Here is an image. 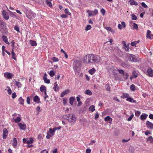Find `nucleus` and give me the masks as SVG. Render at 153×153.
<instances>
[{
  "mask_svg": "<svg viewBox=\"0 0 153 153\" xmlns=\"http://www.w3.org/2000/svg\"><path fill=\"white\" fill-rule=\"evenodd\" d=\"M14 29L16 31L19 32V28L17 26H15L14 27Z\"/></svg>",
  "mask_w": 153,
  "mask_h": 153,
  "instance_id": "338daca9",
  "label": "nucleus"
},
{
  "mask_svg": "<svg viewBox=\"0 0 153 153\" xmlns=\"http://www.w3.org/2000/svg\"><path fill=\"white\" fill-rule=\"evenodd\" d=\"M40 90L41 92H43L46 90V87L44 85H42L40 88Z\"/></svg>",
  "mask_w": 153,
  "mask_h": 153,
  "instance_id": "c85d7f7f",
  "label": "nucleus"
},
{
  "mask_svg": "<svg viewBox=\"0 0 153 153\" xmlns=\"http://www.w3.org/2000/svg\"><path fill=\"white\" fill-rule=\"evenodd\" d=\"M123 42L124 43L123 48L125 49L126 51H129V45H127L125 42L123 41Z\"/></svg>",
  "mask_w": 153,
  "mask_h": 153,
  "instance_id": "f3484780",
  "label": "nucleus"
},
{
  "mask_svg": "<svg viewBox=\"0 0 153 153\" xmlns=\"http://www.w3.org/2000/svg\"><path fill=\"white\" fill-rule=\"evenodd\" d=\"M87 12L88 13L89 16H94V14L92 13V11L88 10L87 11Z\"/></svg>",
  "mask_w": 153,
  "mask_h": 153,
  "instance_id": "e433bc0d",
  "label": "nucleus"
},
{
  "mask_svg": "<svg viewBox=\"0 0 153 153\" xmlns=\"http://www.w3.org/2000/svg\"><path fill=\"white\" fill-rule=\"evenodd\" d=\"M73 65V68L75 71V70H77V68L80 67V63L79 61L76 60L74 62Z\"/></svg>",
  "mask_w": 153,
  "mask_h": 153,
  "instance_id": "39448f33",
  "label": "nucleus"
},
{
  "mask_svg": "<svg viewBox=\"0 0 153 153\" xmlns=\"http://www.w3.org/2000/svg\"><path fill=\"white\" fill-rule=\"evenodd\" d=\"M33 101L37 103H39L40 102V98L37 95L35 96L33 99Z\"/></svg>",
  "mask_w": 153,
  "mask_h": 153,
  "instance_id": "f8f14e48",
  "label": "nucleus"
},
{
  "mask_svg": "<svg viewBox=\"0 0 153 153\" xmlns=\"http://www.w3.org/2000/svg\"><path fill=\"white\" fill-rule=\"evenodd\" d=\"M59 87L58 86V84H57V82H55L54 87H53V89L55 91H56L58 90Z\"/></svg>",
  "mask_w": 153,
  "mask_h": 153,
  "instance_id": "c756f323",
  "label": "nucleus"
},
{
  "mask_svg": "<svg viewBox=\"0 0 153 153\" xmlns=\"http://www.w3.org/2000/svg\"><path fill=\"white\" fill-rule=\"evenodd\" d=\"M27 17L30 19L34 18L36 14L33 12H29L26 14Z\"/></svg>",
  "mask_w": 153,
  "mask_h": 153,
  "instance_id": "423d86ee",
  "label": "nucleus"
},
{
  "mask_svg": "<svg viewBox=\"0 0 153 153\" xmlns=\"http://www.w3.org/2000/svg\"><path fill=\"white\" fill-rule=\"evenodd\" d=\"M100 12L103 15H104L105 14V10L103 8H102Z\"/></svg>",
  "mask_w": 153,
  "mask_h": 153,
  "instance_id": "052dcab7",
  "label": "nucleus"
},
{
  "mask_svg": "<svg viewBox=\"0 0 153 153\" xmlns=\"http://www.w3.org/2000/svg\"><path fill=\"white\" fill-rule=\"evenodd\" d=\"M137 44V42H136L134 41L131 42V45L132 46H136V45Z\"/></svg>",
  "mask_w": 153,
  "mask_h": 153,
  "instance_id": "5fc2aeb1",
  "label": "nucleus"
},
{
  "mask_svg": "<svg viewBox=\"0 0 153 153\" xmlns=\"http://www.w3.org/2000/svg\"><path fill=\"white\" fill-rule=\"evenodd\" d=\"M8 135V131L6 128H4L3 131V138L4 139H5Z\"/></svg>",
  "mask_w": 153,
  "mask_h": 153,
  "instance_id": "1a4fd4ad",
  "label": "nucleus"
},
{
  "mask_svg": "<svg viewBox=\"0 0 153 153\" xmlns=\"http://www.w3.org/2000/svg\"><path fill=\"white\" fill-rule=\"evenodd\" d=\"M85 94L89 95H91L92 94V92L89 90L88 89L86 90L85 91Z\"/></svg>",
  "mask_w": 153,
  "mask_h": 153,
  "instance_id": "c9c22d12",
  "label": "nucleus"
},
{
  "mask_svg": "<svg viewBox=\"0 0 153 153\" xmlns=\"http://www.w3.org/2000/svg\"><path fill=\"white\" fill-rule=\"evenodd\" d=\"M0 25L1 26H3V27H4L6 25L5 23L3 21H1L0 22Z\"/></svg>",
  "mask_w": 153,
  "mask_h": 153,
  "instance_id": "69168bd1",
  "label": "nucleus"
},
{
  "mask_svg": "<svg viewBox=\"0 0 153 153\" xmlns=\"http://www.w3.org/2000/svg\"><path fill=\"white\" fill-rule=\"evenodd\" d=\"M89 73L91 75H93L95 72L96 70L94 68H93L89 70Z\"/></svg>",
  "mask_w": 153,
  "mask_h": 153,
  "instance_id": "393cba45",
  "label": "nucleus"
},
{
  "mask_svg": "<svg viewBox=\"0 0 153 153\" xmlns=\"http://www.w3.org/2000/svg\"><path fill=\"white\" fill-rule=\"evenodd\" d=\"M67 118L66 119L68 120L69 122H74L76 121V117L75 116L72 114L71 115L70 114H69L67 116Z\"/></svg>",
  "mask_w": 153,
  "mask_h": 153,
  "instance_id": "7ed1b4c3",
  "label": "nucleus"
},
{
  "mask_svg": "<svg viewBox=\"0 0 153 153\" xmlns=\"http://www.w3.org/2000/svg\"><path fill=\"white\" fill-rule=\"evenodd\" d=\"M17 141L16 138L14 137L13 139L12 145L14 147L16 148L17 145Z\"/></svg>",
  "mask_w": 153,
  "mask_h": 153,
  "instance_id": "dca6fc26",
  "label": "nucleus"
},
{
  "mask_svg": "<svg viewBox=\"0 0 153 153\" xmlns=\"http://www.w3.org/2000/svg\"><path fill=\"white\" fill-rule=\"evenodd\" d=\"M30 98L29 97H28L27 98V102L28 104H30Z\"/></svg>",
  "mask_w": 153,
  "mask_h": 153,
  "instance_id": "680f3d73",
  "label": "nucleus"
},
{
  "mask_svg": "<svg viewBox=\"0 0 153 153\" xmlns=\"http://www.w3.org/2000/svg\"><path fill=\"white\" fill-rule=\"evenodd\" d=\"M65 13L67 15L70 16L71 13L69 11V10L68 8H66L64 10Z\"/></svg>",
  "mask_w": 153,
  "mask_h": 153,
  "instance_id": "473e14b6",
  "label": "nucleus"
},
{
  "mask_svg": "<svg viewBox=\"0 0 153 153\" xmlns=\"http://www.w3.org/2000/svg\"><path fill=\"white\" fill-rule=\"evenodd\" d=\"M137 74L135 71H134L132 72V76H134V78H136L137 77Z\"/></svg>",
  "mask_w": 153,
  "mask_h": 153,
  "instance_id": "de8ad7c7",
  "label": "nucleus"
},
{
  "mask_svg": "<svg viewBox=\"0 0 153 153\" xmlns=\"http://www.w3.org/2000/svg\"><path fill=\"white\" fill-rule=\"evenodd\" d=\"M92 13L94 14V16L96 15L98 13V11L97 9H95L94 11H92Z\"/></svg>",
  "mask_w": 153,
  "mask_h": 153,
  "instance_id": "4d7b16f0",
  "label": "nucleus"
},
{
  "mask_svg": "<svg viewBox=\"0 0 153 153\" xmlns=\"http://www.w3.org/2000/svg\"><path fill=\"white\" fill-rule=\"evenodd\" d=\"M105 28L107 30L111 32L112 33H114L115 32L114 30L109 27H105Z\"/></svg>",
  "mask_w": 153,
  "mask_h": 153,
  "instance_id": "cd10ccee",
  "label": "nucleus"
},
{
  "mask_svg": "<svg viewBox=\"0 0 153 153\" xmlns=\"http://www.w3.org/2000/svg\"><path fill=\"white\" fill-rule=\"evenodd\" d=\"M141 113L139 111H136L135 112V115L137 116H139Z\"/></svg>",
  "mask_w": 153,
  "mask_h": 153,
  "instance_id": "bf43d9fd",
  "label": "nucleus"
},
{
  "mask_svg": "<svg viewBox=\"0 0 153 153\" xmlns=\"http://www.w3.org/2000/svg\"><path fill=\"white\" fill-rule=\"evenodd\" d=\"M3 16L4 18L6 20H7L9 18V16L8 15V14L7 13L3 11Z\"/></svg>",
  "mask_w": 153,
  "mask_h": 153,
  "instance_id": "ddd939ff",
  "label": "nucleus"
},
{
  "mask_svg": "<svg viewBox=\"0 0 153 153\" xmlns=\"http://www.w3.org/2000/svg\"><path fill=\"white\" fill-rule=\"evenodd\" d=\"M33 142V139L32 138H30L29 140L27 141L26 143L28 145L32 143Z\"/></svg>",
  "mask_w": 153,
  "mask_h": 153,
  "instance_id": "72a5a7b5",
  "label": "nucleus"
},
{
  "mask_svg": "<svg viewBox=\"0 0 153 153\" xmlns=\"http://www.w3.org/2000/svg\"><path fill=\"white\" fill-rule=\"evenodd\" d=\"M118 71L120 74H123V75H124V71L123 70L121 69H118Z\"/></svg>",
  "mask_w": 153,
  "mask_h": 153,
  "instance_id": "864d4df0",
  "label": "nucleus"
},
{
  "mask_svg": "<svg viewBox=\"0 0 153 153\" xmlns=\"http://www.w3.org/2000/svg\"><path fill=\"white\" fill-rule=\"evenodd\" d=\"M69 92V90L68 89H67V90H66L65 91H64L63 92H62L60 95V97H64V96L66 94H68Z\"/></svg>",
  "mask_w": 153,
  "mask_h": 153,
  "instance_id": "aec40b11",
  "label": "nucleus"
},
{
  "mask_svg": "<svg viewBox=\"0 0 153 153\" xmlns=\"http://www.w3.org/2000/svg\"><path fill=\"white\" fill-rule=\"evenodd\" d=\"M132 19L133 20H136L137 19V17L133 14L131 15Z\"/></svg>",
  "mask_w": 153,
  "mask_h": 153,
  "instance_id": "09e8293b",
  "label": "nucleus"
},
{
  "mask_svg": "<svg viewBox=\"0 0 153 153\" xmlns=\"http://www.w3.org/2000/svg\"><path fill=\"white\" fill-rule=\"evenodd\" d=\"M41 153H48V152L46 150L44 149L41 152Z\"/></svg>",
  "mask_w": 153,
  "mask_h": 153,
  "instance_id": "774afa93",
  "label": "nucleus"
},
{
  "mask_svg": "<svg viewBox=\"0 0 153 153\" xmlns=\"http://www.w3.org/2000/svg\"><path fill=\"white\" fill-rule=\"evenodd\" d=\"M126 100L131 102L136 103V101L133 100L132 98L130 97H129L128 98L126 99Z\"/></svg>",
  "mask_w": 153,
  "mask_h": 153,
  "instance_id": "412c9836",
  "label": "nucleus"
},
{
  "mask_svg": "<svg viewBox=\"0 0 153 153\" xmlns=\"http://www.w3.org/2000/svg\"><path fill=\"white\" fill-rule=\"evenodd\" d=\"M12 121L13 122H15L16 123H18V125L19 126V116L17 117L16 118H13L12 120Z\"/></svg>",
  "mask_w": 153,
  "mask_h": 153,
  "instance_id": "2eb2a0df",
  "label": "nucleus"
},
{
  "mask_svg": "<svg viewBox=\"0 0 153 153\" xmlns=\"http://www.w3.org/2000/svg\"><path fill=\"white\" fill-rule=\"evenodd\" d=\"M49 74L51 76L53 77L54 76L55 73L53 71L51 70L50 71V72L49 73Z\"/></svg>",
  "mask_w": 153,
  "mask_h": 153,
  "instance_id": "58836bf2",
  "label": "nucleus"
},
{
  "mask_svg": "<svg viewBox=\"0 0 153 153\" xmlns=\"http://www.w3.org/2000/svg\"><path fill=\"white\" fill-rule=\"evenodd\" d=\"M90 58L91 62V63H97L100 60V57L97 55L94 54H90Z\"/></svg>",
  "mask_w": 153,
  "mask_h": 153,
  "instance_id": "f257e3e1",
  "label": "nucleus"
},
{
  "mask_svg": "<svg viewBox=\"0 0 153 153\" xmlns=\"http://www.w3.org/2000/svg\"><path fill=\"white\" fill-rule=\"evenodd\" d=\"M24 102V100L22 98V97H20V104H23Z\"/></svg>",
  "mask_w": 153,
  "mask_h": 153,
  "instance_id": "8fccbe9b",
  "label": "nucleus"
},
{
  "mask_svg": "<svg viewBox=\"0 0 153 153\" xmlns=\"http://www.w3.org/2000/svg\"><path fill=\"white\" fill-rule=\"evenodd\" d=\"M130 97L129 94L128 93H123V95L121 96L122 98H128Z\"/></svg>",
  "mask_w": 153,
  "mask_h": 153,
  "instance_id": "bb28decb",
  "label": "nucleus"
},
{
  "mask_svg": "<svg viewBox=\"0 0 153 153\" xmlns=\"http://www.w3.org/2000/svg\"><path fill=\"white\" fill-rule=\"evenodd\" d=\"M51 60L53 62H57L59 61V59L55 57H53L52 59Z\"/></svg>",
  "mask_w": 153,
  "mask_h": 153,
  "instance_id": "79ce46f5",
  "label": "nucleus"
},
{
  "mask_svg": "<svg viewBox=\"0 0 153 153\" xmlns=\"http://www.w3.org/2000/svg\"><path fill=\"white\" fill-rule=\"evenodd\" d=\"M2 39H3V40L7 44H10V43L8 42V41L7 38V36L4 35H3L2 36Z\"/></svg>",
  "mask_w": 153,
  "mask_h": 153,
  "instance_id": "4468645a",
  "label": "nucleus"
},
{
  "mask_svg": "<svg viewBox=\"0 0 153 153\" xmlns=\"http://www.w3.org/2000/svg\"><path fill=\"white\" fill-rule=\"evenodd\" d=\"M130 4L131 5H134L137 6L138 5V3L137 2H136L134 0H130L129 1Z\"/></svg>",
  "mask_w": 153,
  "mask_h": 153,
  "instance_id": "4be33fe9",
  "label": "nucleus"
},
{
  "mask_svg": "<svg viewBox=\"0 0 153 153\" xmlns=\"http://www.w3.org/2000/svg\"><path fill=\"white\" fill-rule=\"evenodd\" d=\"M91 26L90 25H87L85 27V30H90L91 29Z\"/></svg>",
  "mask_w": 153,
  "mask_h": 153,
  "instance_id": "c03bdc74",
  "label": "nucleus"
},
{
  "mask_svg": "<svg viewBox=\"0 0 153 153\" xmlns=\"http://www.w3.org/2000/svg\"><path fill=\"white\" fill-rule=\"evenodd\" d=\"M133 24H134V25L133 26V28L134 29H137L138 28V26L135 23H134Z\"/></svg>",
  "mask_w": 153,
  "mask_h": 153,
  "instance_id": "13d9d810",
  "label": "nucleus"
},
{
  "mask_svg": "<svg viewBox=\"0 0 153 153\" xmlns=\"http://www.w3.org/2000/svg\"><path fill=\"white\" fill-rule=\"evenodd\" d=\"M16 97V94L15 92L13 93L12 94V97L13 98H15Z\"/></svg>",
  "mask_w": 153,
  "mask_h": 153,
  "instance_id": "0e129e2a",
  "label": "nucleus"
},
{
  "mask_svg": "<svg viewBox=\"0 0 153 153\" xmlns=\"http://www.w3.org/2000/svg\"><path fill=\"white\" fill-rule=\"evenodd\" d=\"M104 120L105 121H111L112 120V119L109 116H107L105 117L104 118Z\"/></svg>",
  "mask_w": 153,
  "mask_h": 153,
  "instance_id": "7c9ffc66",
  "label": "nucleus"
},
{
  "mask_svg": "<svg viewBox=\"0 0 153 153\" xmlns=\"http://www.w3.org/2000/svg\"><path fill=\"white\" fill-rule=\"evenodd\" d=\"M4 76L8 79H10L12 77V74L10 73L5 72L4 74Z\"/></svg>",
  "mask_w": 153,
  "mask_h": 153,
  "instance_id": "9b49d317",
  "label": "nucleus"
},
{
  "mask_svg": "<svg viewBox=\"0 0 153 153\" xmlns=\"http://www.w3.org/2000/svg\"><path fill=\"white\" fill-rule=\"evenodd\" d=\"M146 125L147 127L150 129L153 128V124L149 122V121H147L146 122Z\"/></svg>",
  "mask_w": 153,
  "mask_h": 153,
  "instance_id": "6e6552de",
  "label": "nucleus"
},
{
  "mask_svg": "<svg viewBox=\"0 0 153 153\" xmlns=\"http://www.w3.org/2000/svg\"><path fill=\"white\" fill-rule=\"evenodd\" d=\"M46 4L49 7H52V5L51 2L48 0H47L46 1Z\"/></svg>",
  "mask_w": 153,
  "mask_h": 153,
  "instance_id": "ea45409f",
  "label": "nucleus"
},
{
  "mask_svg": "<svg viewBox=\"0 0 153 153\" xmlns=\"http://www.w3.org/2000/svg\"><path fill=\"white\" fill-rule=\"evenodd\" d=\"M83 62L85 63H91V62L90 58V55L88 54L84 57Z\"/></svg>",
  "mask_w": 153,
  "mask_h": 153,
  "instance_id": "20e7f679",
  "label": "nucleus"
},
{
  "mask_svg": "<svg viewBox=\"0 0 153 153\" xmlns=\"http://www.w3.org/2000/svg\"><path fill=\"white\" fill-rule=\"evenodd\" d=\"M146 37L147 38L150 39H153V34H151V31L149 30L147 31Z\"/></svg>",
  "mask_w": 153,
  "mask_h": 153,
  "instance_id": "0eeeda50",
  "label": "nucleus"
},
{
  "mask_svg": "<svg viewBox=\"0 0 153 153\" xmlns=\"http://www.w3.org/2000/svg\"><path fill=\"white\" fill-rule=\"evenodd\" d=\"M53 135L51 134L48 131L46 137L48 139H49Z\"/></svg>",
  "mask_w": 153,
  "mask_h": 153,
  "instance_id": "a19ab883",
  "label": "nucleus"
},
{
  "mask_svg": "<svg viewBox=\"0 0 153 153\" xmlns=\"http://www.w3.org/2000/svg\"><path fill=\"white\" fill-rule=\"evenodd\" d=\"M134 116V115L133 114H132L131 115H130L128 119L127 120L128 121H130L133 118Z\"/></svg>",
  "mask_w": 153,
  "mask_h": 153,
  "instance_id": "3c124183",
  "label": "nucleus"
},
{
  "mask_svg": "<svg viewBox=\"0 0 153 153\" xmlns=\"http://www.w3.org/2000/svg\"><path fill=\"white\" fill-rule=\"evenodd\" d=\"M148 115L146 114H142L140 116V119L141 120L146 119Z\"/></svg>",
  "mask_w": 153,
  "mask_h": 153,
  "instance_id": "6ab92c4d",
  "label": "nucleus"
},
{
  "mask_svg": "<svg viewBox=\"0 0 153 153\" xmlns=\"http://www.w3.org/2000/svg\"><path fill=\"white\" fill-rule=\"evenodd\" d=\"M148 141H150L151 143H153V138L152 136H150L147 139Z\"/></svg>",
  "mask_w": 153,
  "mask_h": 153,
  "instance_id": "a18cd8bd",
  "label": "nucleus"
},
{
  "mask_svg": "<svg viewBox=\"0 0 153 153\" xmlns=\"http://www.w3.org/2000/svg\"><path fill=\"white\" fill-rule=\"evenodd\" d=\"M75 100V98L74 97H71L69 99V103L71 105H73Z\"/></svg>",
  "mask_w": 153,
  "mask_h": 153,
  "instance_id": "a878e982",
  "label": "nucleus"
},
{
  "mask_svg": "<svg viewBox=\"0 0 153 153\" xmlns=\"http://www.w3.org/2000/svg\"><path fill=\"white\" fill-rule=\"evenodd\" d=\"M55 131L54 128H50L49 129V131H48L49 133L51 134L52 135H54L55 134Z\"/></svg>",
  "mask_w": 153,
  "mask_h": 153,
  "instance_id": "5701e85b",
  "label": "nucleus"
},
{
  "mask_svg": "<svg viewBox=\"0 0 153 153\" xmlns=\"http://www.w3.org/2000/svg\"><path fill=\"white\" fill-rule=\"evenodd\" d=\"M7 91L8 94H11L12 93V91L10 87H7Z\"/></svg>",
  "mask_w": 153,
  "mask_h": 153,
  "instance_id": "49530a36",
  "label": "nucleus"
},
{
  "mask_svg": "<svg viewBox=\"0 0 153 153\" xmlns=\"http://www.w3.org/2000/svg\"><path fill=\"white\" fill-rule=\"evenodd\" d=\"M11 54L12 55V58L16 60V54L13 50L12 51Z\"/></svg>",
  "mask_w": 153,
  "mask_h": 153,
  "instance_id": "4c0bfd02",
  "label": "nucleus"
},
{
  "mask_svg": "<svg viewBox=\"0 0 153 153\" xmlns=\"http://www.w3.org/2000/svg\"><path fill=\"white\" fill-rule=\"evenodd\" d=\"M142 6L145 8H147L148 6L144 2H142L141 3Z\"/></svg>",
  "mask_w": 153,
  "mask_h": 153,
  "instance_id": "603ef678",
  "label": "nucleus"
},
{
  "mask_svg": "<svg viewBox=\"0 0 153 153\" xmlns=\"http://www.w3.org/2000/svg\"><path fill=\"white\" fill-rule=\"evenodd\" d=\"M26 128V125L24 124L20 123V128L22 130H24Z\"/></svg>",
  "mask_w": 153,
  "mask_h": 153,
  "instance_id": "a211bd4d",
  "label": "nucleus"
},
{
  "mask_svg": "<svg viewBox=\"0 0 153 153\" xmlns=\"http://www.w3.org/2000/svg\"><path fill=\"white\" fill-rule=\"evenodd\" d=\"M147 73L149 76H153V70L152 68H149L147 70Z\"/></svg>",
  "mask_w": 153,
  "mask_h": 153,
  "instance_id": "9d476101",
  "label": "nucleus"
},
{
  "mask_svg": "<svg viewBox=\"0 0 153 153\" xmlns=\"http://www.w3.org/2000/svg\"><path fill=\"white\" fill-rule=\"evenodd\" d=\"M127 59L129 61L131 62H136L137 61L136 57L134 55L130 54H127Z\"/></svg>",
  "mask_w": 153,
  "mask_h": 153,
  "instance_id": "f03ea898",
  "label": "nucleus"
},
{
  "mask_svg": "<svg viewBox=\"0 0 153 153\" xmlns=\"http://www.w3.org/2000/svg\"><path fill=\"white\" fill-rule=\"evenodd\" d=\"M130 89L133 91H134L136 89L135 86L133 84L131 85L130 86Z\"/></svg>",
  "mask_w": 153,
  "mask_h": 153,
  "instance_id": "37998d69",
  "label": "nucleus"
},
{
  "mask_svg": "<svg viewBox=\"0 0 153 153\" xmlns=\"http://www.w3.org/2000/svg\"><path fill=\"white\" fill-rule=\"evenodd\" d=\"M43 79L45 83L47 84H49L50 83V80L47 78L43 77Z\"/></svg>",
  "mask_w": 153,
  "mask_h": 153,
  "instance_id": "f704fd0d",
  "label": "nucleus"
},
{
  "mask_svg": "<svg viewBox=\"0 0 153 153\" xmlns=\"http://www.w3.org/2000/svg\"><path fill=\"white\" fill-rule=\"evenodd\" d=\"M30 43L32 46H36L37 45V43L35 41L30 40Z\"/></svg>",
  "mask_w": 153,
  "mask_h": 153,
  "instance_id": "b1692460",
  "label": "nucleus"
},
{
  "mask_svg": "<svg viewBox=\"0 0 153 153\" xmlns=\"http://www.w3.org/2000/svg\"><path fill=\"white\" fill-rule=\"evenodd\" d=\"M61 126H59L57 127H54L53 128L55 130V131H56L57 130H60L61 129Z\"/></svg>",
  "mask_w": 153,
  "mask_h": 153,
  "instance_id": "e2e57ef3",
  "label": "nucleus"
},
{
  "mask_svg": "<svg viewBox=\"0 0 153 153\" xmlns=\"http://www.w3.org/2000/svg\"><path fill=\"white\" fill-rule=\"evenodd\" d=\"M89 110L90 111H91L93 112L95 110V107L94 105H91L90 106L89 108Z\"/></svg>",
  "mask_w": 153,
  "mask_h": 153,
  "instance_id": "2f4dec72",
  "label": "nucleus"
},
{
  "mask_svg": "<svg viewBox=\"0 0 153 153\" xmlns=\"http://www.w3.org/2000/svg\"><path fill=\"white\" fill-rule=\"evenodd\" d=\"M123 76H124V78L126 80L128 78L129 76L128 74L127 73H126L125 74H124V75Z\"/></svg>",
  "mask_w": 153,
  "mask_h": 153,
  "instance_id": "6e6d98bb",
  "label": "nucleus"
}]
</instances>
